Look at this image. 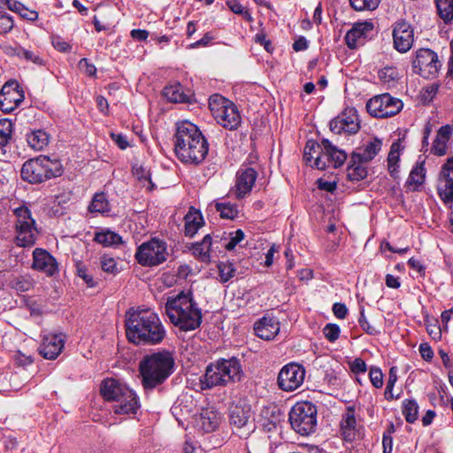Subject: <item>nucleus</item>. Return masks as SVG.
<instances>
[{"label":"nucleus","mask_w":453,"mask_h":453,"mask_svg":"<svg viewBox=\"0 0 453 453\" xmlns=\"http://www.w3.org/2000/svg\"><path fill=\"white\" fill-rule=\"evenodd\" d=\"M126 317V334L130 342L136 345H157L165 338V326L152 310H130Z\"/></svg>","instance_id":"1"},{"label":"nucleus","mask_w":453,"mask_h":453,"mask_svg":"<svg viewBox=\"0 0 453 453\" xmlns=\"http://www.w3.org/2000/svg\"><path fill=\"white\" fill-rule=\"evenodd\" d=\"M208 142L200 129L190 121L176 124L174 152L182 163L198 165L206 157Z\"/></svg>","instance_id":"2"},{"label":"nucleus","mask_w":453,"mask_h":453,"mask_svg":"<svg viewBox=\"0 0 453 453\" xmlns=\"http://www.w3.org/2000/svg\"><path fill=\"white\" fill-rule=\"evenodd\" d=\"M165 308L170 322L180 331L196 330L202 323V311L189 293L169 296Z\"/></svg>","instance_id":"3"},{"label":"nucleus","mask_w":453,"mask_h":453,"mask_svg":"<svg viewBox=\"0 0 453 453\" xmlns=\"http://www.w3.org/2000/svg\"><path fill=\"white\" fill-rule=\"evenodd\" d=\"M244 377L241 360L235 357L220 358L211 363L200 378L202 389L239 382Z\"/></svg>","instance_id":"4"},{"label":"nucleus","mask_w":453,"mask_h":453,"mask_svg":"<svg viewBox=\"0 0 453 453\" xmlns=\"http://www.w3.org/2000/svg\"><path fill=\"white\" fill-rule=\"evenodd\" d=\"M173 367L174 358L167 350L144 357L139 365L143 387L152 389L162 384L173 373Z\"/></svg>","instance_id":"5"},{"label":"nucleus","mask_w":453,"mask_h":453,"mask_svg":"<svg viewBox=\"0 0 453 453\" xmlns=\"http://www.w3.org/2000/svg\"><path fill=\"white\" fill-rule=\"evenodd\" d=\"M62 168L58 161L40 156L26 161L21 168V177L29 183H42L53 177L60 176Z\"/></svg>","instance_id":"6"},{"label":"nucleus","mask_w":453,"mask_h":453,"mask_svg":"<svg viewBox=\"0 0 453 453\" xmlns=\"http://www.w3.org/2000/svg\"><path fill=\"white\" fill-rule=\"evenodd\" d=\"M209 108L216 121L223 127L234 130L241 124V115L237 107L220 95L215 94L209 98Z\"/></svg>","instance_id":"7"},{"label":"nucleus","mask_w":453,"mask_h":453,"mask_svg":"<svg viewBox=\"0 0 453 453\" xmlns=\"http://www.w3.org/2000/svg\"><path fill=\"white\" fill-rule=\"evenodd\" d=\"M292 428L301 435L313 433L317 426V408L310 402L296 403L288 414Z\"/></svg>","instance_id":"8"},{"label":"nucleus","mask_w":453,"mask_h":453,"mask_svg":"<svg viewBox=\"0 0 453 453\" xmlns=\"http://www.w3.org/2000/svg\"><path fill=\"white\" fill-rule=\"evenodd\" d=\"M14 214L16 216V244L23 248L34 246L37 239L38 230L30 210L26 206H20L14 210Z\"/></svg>","instance_id":"9"},{"label":"nucleus","mask_w":453,"mask_h":453,"mask_svg":"<svg viewBox=\"0 0 453 453\" xmlns=\"http://www.w3.org/2000/svg\"><path fill=\"white\" fill-rule=\"evenodd\" d=\"M166 250L165 242L153 238L138 248L135 257L143 266H157L167 259Z\"/></svg>","instance_id":"10"},{"label":"nucleus","mask_w":453,"mask_h":453,"mask_svg":"<svg viewBox=\"0 0 453 453\" xmlns=\"http://www.w3.org/2000/svg\"><path fill=\"white\" fill-rule=\"evenodd\" d=\"M403 107V102L388 93L375 96L366 104L367 111L376 118L395 116L401 111Z\"/></svg>","instance_id":"11"},{"label":"nucleus","mask_w":453,"mask_h":453,"mask_svg":"<svg viewBox=\"0 0 453 453\" xmlns=\"http://www.w3.org/2000/svg\"><path fill=\"white\" fill-rule=\"evenodd\" d=\"M230 424L234 434L241 439H249L255 432V423L250 408L234 406L230 411Z\"/></svg>","instance_id":"12"},{"label":"nucleus","mask_w":453,"mask_h":453,"mask_svg":"<svg viewBox=\"0 0 453 453\" xmlns=\"http://www.w3.org/2000/svg\"><path fill=\"white\" fill-rule=\"evenodd\" d=\"M441 67L437 54L430 49H419L412 61V69L415 73L430 79L434 78Z\"/></svg>","instance_id":"13"},{"label":"nucleus","mask_w":453,"mask_h":453,"mask_svg":"<svg viewBox=\"0 0 453 453\" xmlns=\"http://www.w3.org/2000/svg\"><path fill=\"white\" fill-rule=\"evenodd\" d=\"M305 369L296 363L284 365L278 375V385L280 389L291 392L298 388L304 380Z\"/></svg>","instance_id":"14"},{"label":"nucleus","mask_w":453,"mask_h":453,"mask_svg":"<svg viewBox=\"0 0 453 453\" xmlns=\"http://www.w3.org/2000/svg\"><path fill=\"white\" fill-rule=\"evenodd\" d=\"M437 193L445 204L453 203V157L448 158L441 166L437 181Z\"/></svg>","instance_id":"15"},{"label":"nucleus","mask_w":453,"mask_h":453,"mask_svg":"<svg viewBox=\"0 0 453 453\" xmlns=\"http://www.w3.org/2000/svg\"><path fill=\"white\" fill-rule=\"evenodd\" d=\"M359 128L358 116L353 108L346 109L330 122L331 131L337 134L342 133L354 134L358 132Z\"/></svg>","instance_id":"16"},{"label":"nucleus","mask_w":453,"mask_h":453,"mask_svg":"<svg viewBox=\"0 0 453 453\" xmlns=\"http://www.w3.org/2000/svg\"><path fill=\"white\" fill-rule=\"evenodd\" d=\"M393 40L395 49L405 53L409 51L414 42V31L410 24L405 21H398L393 29Z\"/></svg>","instance_id":"17"},{"label":"nucleus","mask_w":453,"mask_h":453,"mask_svg":"<svg viewBox=\"0 0 453 453\" xmlns=\"http://www.w3.org/2000/svg\"><path fill=\"white\" fill-rule=\"evenodd\" d=\"M65 342L63 334H49L42 337L39 353L45 359L54 360L62 352Z\"/></svg>","instance_id":"18"},{"label":"nucleus","mask_w":453,"mask_h":453,"mask_svg":"<svg viewBox=\"0 0 453 453\" xmlns=\"http://www.w3.org/2000/svg\"><path fill=\"white\" fill-rule=\"evenodd\" d=\"M257 173L252 167L242 166L236 173L235 196L237 198H242L249 194L257 180Z\"/></svg>","instance_id":"19"},{"label":"nucleus","mask_w":453,"mask_h":453,"mask_svg":"<svg viewBox=\"0 0 453 453\" xmlns=\"http://www.w3.org/2000/svg\"><path fill=\"white\" fill-rule=\"evenodd\" d=\"M32 267L45 273L49 276H52L58 272L56 259L47 250L39 248L33 251Z\"/></svg>","instance_id":"20"},{"label":"nucleus","mask_w":453,"mask_h":453,"mask_svg":"<svg viewBox=\"0 0 453 453\" xmlns=\"http://www.w3.org/2000/svg\"><path fill=\"white\" fill-rule=\"evenodd\" d=\"M373 30L372 22H363L355 24L345 35V42L349 48L356 49L364 44L365 39L368 34Z\"/></svg>","instance_id":"21"},{"label":"nucleus","mask_w":453,"mask_h":453,"mask_svg":"<svg viewBox=\"0 0 453 453\" xmlns=\"http://www.w3.org/2000/svg\"><path fill=\"white\" fill-rule=\"evenodd\" d=\"M129 390L130 388L128 387L114 379L104 380L102 382L100 389L101 394L105 400L112 401L114 403L125 395L126 391Z\"/></svg>","instance_id":"22"},{"label":"nucleus","mask_w":453,"mask_h":453,"mask_svg":"<svg viewBox=\"0 0 453 453\" xmlns=\"http://www.w3.org/2000/svg\"><path fill=\"white\" fill-rule=\"evenodd\" d=\"M112 408L116 414H135L140 408L138 397L132 389L126 391L125 395L120 397Z\"/></svg>","instance_id":"23"},{"label":"nucleus","mask_w":453,"mask_h":453,"mask_svg":"<svg viewBox=\"0 0 453 453\" xmlns=\"http://www.w3.org/2000/svg\"><path fill=\"white\" fill-rule=\"evenodd\" d=\"M256 335L261 339L270 341L280 331V324L274 318L264 317L254 326Z\"/></svg>","instance_id":"24"},{"label":"nucleus","mask_w":453,"mask_h":453,"mask_svg":"<svg viewBox=\"0 0 453 453\" xmlns=\"http://www.w3.org/2000/svg\"><path fill=\"white\" fill-rule=\"evenodd\" d=\"M341 433L346 441H353L357 434L355 409L352 406L347 407L341 420Z\"/></svg>","instance_id":"25"},{"label":"nucleus","mask_w":453,"mask_h":453,"mask_svg":"<svg viewBox=\"0 0 453 453\" xmlns=\"http://www.w3.org/2000/svg\"><path fill=\"white\" fill-rule=\"evenodd\" d=\"M10 88L4 85L0 93V109L5 112L12 111L23 101V96L16 89L11 91Z\"/></svg>","instance_id":"26"},{"label":"nucleus","mask_w":453,"mask_h":453,"mask_svg":"<svg viewBox=\"0 0 453 453\" xmlns=\"http://www.w3.org/2000/svg\"><path fill=\"white\" fill-rule=\"evenodd\" d=\"M453 128L449 125L440 127L431 148L432 152L437 156H443L447 153L448 143L450 141Z\"/></svg>","instance_id":"27"},{"label":"nucleus","mask_w":453,"mask_h":453,"mask_svg":"<svg viewBox=\"0 0 453 453\" xmlns=\"http://www.w3.org/2000/svg\"><path fill=\"white\" fill-rule=\"evenodd\" d=\"M381 146V141L378 138H373L364 145L362 152H353V158L368 163L380 151Z\"/></svg>","instance_id":"28"},{"label":"nucleus","mask_w":453,"mask_h":453,"mask_svg":"<svg viewBox=\"0 0 453 453\" xmlns=\"http://www.w3.org/2000/svg\"><path fill=\"white\" fill-rule=\"evenodd\" d=\"M324 150H326L327 157H329L330 164L334 167L342 166L347 159V154L345 151L337 149L334 146L331 142L327 139L321 141Z\"/></svg>","instance_id":"29"},{"label":"nucleus","mask_w":453,"mask_h":453,"mask_svg":"<svg viewBox=\"0 0 453 453\" xmlns=\"http://www.w3.org/2000/svg\"><path fill=\"white\" fill-rule=\"evenodd\" d=\"M185 235L193 237L203 225V219L198 211H189L184 218Z\"/></svg>","instance_id":"30"},{"label":"nucleus","mask_w":453,"mask_h":453,"mask_svg":"<svg viewBox=\"0 0 453 453\" xmlns=\"http://www.w3.org/2000/svg\"><path fill=\"white\" fill-rule=\"evenodd\" d=\"M365 163L366 162H363V160H357L356 158H353L352 154L347 168L348 178L353 181H359L366 178L367 169L364 165Z\"/></svg>","instance_id":"31"},{"label":"nucleus","mask_w":453,"mask_h":453,"mask_svg":"<svg viewBox=\"0 0 453 453\" xmlns=\"http://www.w3.org/2000/svg\"><path fill=\"white\" fill-rule=\"evenodd\" d=\"M211 247V237L206 234L201 242H196L193 245V254L196 257L202 262L208 263L211 260L210 251Z\"/></svg>","instance_id":"32"},{"label":"nucleus","mask_w":453,"mask_h":453,"mask_svg":"<svg viewBox=\"0 0 453 453\" xmlns=\"http://www.w3.org/2000/svg\"><path fill=\"white\" fill-rule=\"evenodd\" d=\"M380 82L387 88L395 87L400 77L399 71L395 66H386L378 73Z\"/></svg>","instance_id":"33"},{"label":"nucleus","mask_w":453,"mask_h":453,"mask_svg":"<svg viewBox=\"0 0 453 453\" xmlns=\"http://www.w3.org/2000/svg\"><path fill=\"white\" fill-rule=\"evenodd\" d=\"M163 96L171 103H185L188 98L180 83L166 86L163 90Z\"/></svg>","instance_id":"34"},{"label":"nucleus","mask_w":453,"mask_h":453,"mask_svg":"<svg viewBox=\"0 0 453 453\" xmlns=\"http://www.w3.org/2000/svg\"><path fill=\"white\" fill-rule=\"evenodd\" d=\"M27 141L31 148L35 150H43L49 143V135L39 129L27 134Z\"/></svg>","instance_id":"35"},{"label":"nucleus","mask_w":453,"mask_h":453,"mask_svg":"<svg viewBox=\"0 0 453 453\" xmlns=\"http://www.w3.org/2000/svg\"><path fill=\"white\" fill-rule=\"evenodd\" d=\"M401 145L398 142H395L392 143L390 147V151L388 156V172L393 178H397L398 176V161H399V154H400Z\"/></svg>","instance_id":"36"},{"label":"nucleus","mask_w":453,"mask_h":453,"mask_svg":"<svg viewBox=\"0 0 453 453\" xmlns=\"http://www.w3.org/2000/svg\"><path fill=\"white\" fill-rule=\"evenodd\" d=\"M88 210L90 212H98L101 214L109 212L111 206L105 194L96 193L88 206Z\"/></svg>","instance_id":"37"},{"label":"nucleus","mask_w":453,"mask_h":453,"mask_svg":"<svg viewBox=\"0 0 453 453\" xmlns=\"http://www.w3.org/2000/svg\"><path fill=\"white\" fill-rule=\"evenodd\" d=\"M94 241L107 247L121 243L122 238L118 234L111 230H104L102 232L96 233Z\"/></svg>","instance_id":"38"},{"label":"nucleus","mask_w":453,"mask_h":453,"mask_svg":"<svg viewBox=\"0 0 453 453\" xmlns=\"http://www.w3.org/2000/svg\"><path fill=\"white\" fill-rule=\"evenodd\" d=\"M402 412L408 423H414L418 419V404L413 399H405L402 403Z\"/></svg>","instance_id":"39"},{"label":"nucleus","mask_w":453,"mask_h":453,"mask_svg":"<svg viewBox=\"0 0 453 453\" xmlns=\"http://www.w3.org/2000/svg\"><path fill=\"white\" fill-rule=\"evenodd\" d=\"M426 177L424 162L417 163L416 165L412 168L406 181V185L411 186H419L424 183Z\"/></svg>","instance_id":"40"},{"label":"nucleus","mask_w":453,"mask_h":453,"mask_svg":"<svg viewBox=\"0 0 453 453\" xmlns=\"http://www.w3.org/2000/svg\"><path fill=\"white\" fill-rule=\"evenodd\" d=\"M219 420L217 414L212 411L207 410L201 413V426L206 433L214 431L219 425Z\"/></svg>","instance_id":"41"},{"label":"nucleus","mask_w":453,"mask_h":453,"mask_svg":"<svg viewBox=\"0 0 453 453\" xmlns=\"http://www.w3.org/2000/svg\"><path fill=\"white\" fill-rule=\"evenodd\" d=\"M439 16L449 23L453 19V0H434Z\"/></svg>","instance_id":"42"},{"label":"nucleus","mask_w":453,"mask_h":453,"mask_svg":"<svg viewBox=\"0 0 453 453\" xmlns=\"http://www.w3.org/2000/svg\"><path fill=\"white\" fill-rule=\"evenodd\" d=\"M9 285L18 293H23L32 288L33 280L27 276H17L10 280Z\"/></svg>","instance_id":"43"},{"label":"nucleus","mask_w":453,"mask_h":453,"mask_svg":"<svg viewBox=\"0 0 453 453\" xmlns=\"http://www.w3.org/2000/svg\"><path fill=\"white\" fill-rule=\"evenodd\" d=\"M215 207L223 219H234L238 215L237 206L230 203H217Z\"/></svg>","instance_id":"44"},{"label":"nucleus","mask_w":453,"mask_h":453,"mask_svg":"<svg viewBox=\"0 0 453 453\" xmlns=\"http://www.w3.org/2000/svg\"><path fill=\"white\" fill-rule=\"evenodd\" d=\"M12 123L7 119H0V148L5 146L12 138Z\"/></svg>","instance_id":"45"},{"label":"nucleus","mask_w":453,"mask_h":453,"mask_svg":"<svg viewBox=\"0 0 453 453\" xmlns=\"http://www.w3.org/2000/svg\"><path fill=\"white\" fill-rule=\"evenodd\" d=\"M12 51L14 55L20 58H24L27 61H30L37 65H42V60L40 58V56L33 50L24 49L20 46H17L12 49Z\"/></svg>","instance_id":"46"},{"label":"nucleus","mask_w":453,"mask_h":453,"mask_svg":"<svg viewBox=\"0 0 453 453\" xmlns=\"http://www.w3.org/2000/svg\"><path fill=\"white\" fill-rule=\"evenodd\" d=\"M320 150V144L309 141L304 148L303 159L307 164L313 165L315 157Z\"/></svg>","instance_id":"47"},{"label":"nucleus","mask_w":453,"mask_h":453,"mask_svg":"<svg viewBox=\"0 0 453 453\" xmlns=\"http://www.w3.org/2000/svg\"><path fill=\"white\" fill-rule=\"evenodd\" d=\"M220 281L226 282L235 274V268L232 263L220 262L218 265Z\"/></svg>","instance_id":"48"},{"label":"nucleus","mask_w":453,"mask_h":453,"mask_svg":"<svg viewBox=\"0 0 453 453\" xmlns=\"http://www.w3.org/2000/svg\"><path fill=\"white\" fill-rule=\"evenodd\" d=\"M380 0H349L350 5L356 11L375 10Z\"/></svg>","instance_id":"49"},{"label":"nucleus","mask_w":453,"mask_h":453,"mask_svg":"<svg viewBox=\"0 0 453 453\" xmlns=\"http://www.w3.org/2000/svg\"><path fill=\"white\" fill-rule=\"evenodd\" d=\"M326 156H327L326 150H324V147L322 146V143H321L320 150L318 153V155L316 156L315 161L313 162V165H311V166L316 167L317 169H319V170L326 169L327 166H329L331 165L330 161H329V157H327Z\"/></svg>","instance_id":"50"},{"label":"nucleus","mask_w":453,"mask_h":453,"mask_svg":"<svg viewBox=\"0 0 453 453\" xmlns=\"http://www.w3.org/2000/svg\"><path fill=\"white\" fill-rule=\"evenodd\" d=\"M76 272L77 275L85 281L88 287L92 288L95 286V281L92 274L82 263H77Z\"/></svg>","instance_id":"51"},{"label":"nucleus","mask_w":453,"mask_h":453,"mask_svg":"<svg viewBox=\"0 0 453 453\" xmlns=\"http://www.w3.org/2000/svg\"><path fill=\"white\" fill-rule=\"evenodd\" d=\"M101 268L105 273H110L112 274H116L119 272L117 267V263L115 259L111 257L104 255L101 257Z\"/></svg>","instance_id":"52"},{"label":"nucleus","mask_w":453,"mask_h":453,"mask_svg":"<svg viewBox=\"0 0 453 453\" xmlns=\"http://www.w3.org/2000/svg\"><path fill=\"white\" fill-rule=\"evenodd\" d=\"M397 380V375H396V367H391L388 373V380L387 383V387L385 389V397L388 400H391L394 398V395L392 394L393 388L395 387V384Z\"/></svg>","instance_id":"53"},{"label":"nucleus","mask_w":453,"mask_h":453,"mask_svg":"<svg viewBox=\"0 0 453 453\" xmlns=\"http://www.w3.org/2000/svg\"><path fill=\"white\" fill-rule=\"evenodd\" d=\"M358 323H359V326H361V328L365 332L367 333L368 334L370 335H377L380 334V331L377 330V328L373 326H372L365 315V309L362 308L360 310V316H359V319H358Z\"/></svg>","instance_id":"54"},{"label":"nucleus","mask_w":453,"mask_h":453,"mask_svg":"<svg viewBox=\"0 0 453 453\" xmlns=\"http://www.w3.org/2000/svg\"><path fill=\"white\" fill-rule=\"evenodd\" d=\"M340 327L336 324H327L323 328L325 337L331 342H335L340 336Z\"/></svg>","instance_id":"55"},{"label":"nucleus","mask_w":453,"mask_h":453,"mask_svg":"<svg viewBox=\"0 0 453 453\" xmlns=\"http://www.w3.org/2000/svg\"><path fill=\"white\" fill-rule=\"evenodd\" d=\"M371 383L376 388H380L383 385V373L378 367H371L369 371Z\"/></svg>","instance_id":"56"},{"label":"nucleus","mask_w":453,"mask_h":453,"mask_svg":"<svg viewBox=\"0 0 453 453\" xmlns=\"http://www.w3.org/2000/svg\"><path fill=\"white\" fill-rule=\"evenodd\" d=\"M231 237L229 242L225 245L226 250H232L235 246L244 239V233L242 230L238 229L230 234Z\"/></svg>","instance_id":"57"},{"label":"nucleus","mask_w":453,"mask_h":453,"mask_svg":"<svg viewBox=\"0 0 453 453\" xmlns=\"http://www.w3.org/2000/svg\"><path fill=\"white\" fill-rule=\"evenodd\" d=\"M13 27L12 18L0 12V34H7Z\"/></svg>","instance_id":"58"},{"label":"nucleus","mask_w":453,"mask_h":453,"mask_svg":"<svg viewBox=\"0 0 453 453\" xmlns=\"http://www.w3.org/2000/svg\"><path fill=\"white\" fill-rule=\"evenodd\" d=\"M79 68L88 76H95L96 73V66L85 58L80 60Z\"/></svg>","instance_id":"59"},{"label":"nucleus","mask_w":453,"mask_h":453,"mask_svg":"<svg viewBox=\"0 0 453 453\" xmlns=\"http://www.w3.org/2000/svg\"><path fill=\"white\" fill-rule=\"evenodd\" d=\"M272 414H273V419L272 420H268L267 423H265L263 426L267 430V431H271L273 429H275L276 426H277V424L280 422V411L279 409H277L276 407L273 408V411H272Z\"/></svg>","instance_id":"60"},{"label":"nucleus","mask_w":453,"mask_h":453,"mask_svg":"<svg viewBox=\"0 0 453 453\" xmlns=\"http://www.w3.org/2000/svg\"><path fill=\"white\" fill-rule=\"evenodd\" d=\"M52 45L56 50L61 52H67L71 50L70 44L59 36L52 38Z\"/></svg>","instance_id":"61"},{"label":"nucleus","mask_w":453,"mask_h":453,"mask_svg":"<svg viewBox=\"0 0 453 453\" xmlns=\"http://www.w3.org/2000/svg\"><path fill=\"white\" fill-rule=\"evenodd\" d=\"M111 137L112 141L118 145V147L121 150H125L129 146V142L126 135L121 134H111Z\"/></svg>","instance_id":"62"},{"label":"nucleus","mask_w":453,"mask_h":453,"mask_svg":"<svg viewBox=\"0 0 453 453\" xmlns=\"http://www.w3.org/2000/svg\"><path fill=\"white\" fill-rule=\"evenodd\" d=\"M351 371L355 373L365 372L366 364L362 358H355L350 365Z\"/></svg>","instance_id":"63"},{"label":"nucleus","mask_w":453,"mask_h":453,"mask_svg":"<svg viewBox=\"0 0 453 453\" xmlns=\"http://www.w3.org/2000/svg\"><path fill=\"white\" fill-rule=\"evenodd\" d=\"M333 312L338 319H344L348 313V309L345 304L336 303L333 306Z\"/></svg>","instance_id":"64"}]
</instances>
